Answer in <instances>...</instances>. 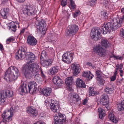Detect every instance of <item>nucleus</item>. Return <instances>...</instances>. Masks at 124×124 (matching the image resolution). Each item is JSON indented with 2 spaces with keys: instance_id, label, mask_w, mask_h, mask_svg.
<instances>
[{
  "instance_id": "obj_1",
  "label": "nucleus",
  "mask_w": 124,
  "mask_h": 124,
  "mask_svg": "<svg viewBox=\"0 0 124 124\" xmlns=\"http://www.w3.org/2000/svg\"><path fill=\"white\" fill-rule=\"evenodd\" d=\"M122 16L120 18L115 19L112 22V19H111L110 22L108 23L105 25L101 27V31L104 34H106L107 32H110L111 31H115L116 29L121 27L124 20V6L121 10Z\"/></svg>"
},
{
  "instance_id": "obj_2",
  "label": "nucleus",
  "mask_w": 124,
  "mask_h": 124,
  "mask_svg": "<svg viewBox=\"0 0 124 124\" xmlns=\"http://www.w3.org/2000/svg\"><path fill=\"white\" fill-rule=\"evenodd\" d=\"M5 73L6 76L5 78L7 82H12L16 80L20 75L18 69L14 66L8 68Z\"/></svg>"
},
{
  "instance_id": "obj_3",
  "label": "nucleus",
  "mask_w": 124,
  "mask_h": 124,
  "mask_svg": "<svg viewBox=\"0 0 124 124\" xmlns=\"http://www.w3.org/2000/svg\"><path fill=\"white\" fill-rule=\"evenodd\" d=\"M37 63H34L29 65H26L24 67V74L27 79H30L33 77V75L37 71L38 69L36 67Z\"/></svg>"
},
{
  "instance_id": "obj_4",
  "label": "nucleus",
  "mask_w": 124,
  "mask_h": 124,
  "mask_svg": "<svg viewBox=\"0 0 124 124\" xmlns=\"http://www.w3.org/2000/svg\"><path fill=\"white\" fill-rule=\"evenodd\" d=\"M78 28L76 25H69L66 31V35L69 37H71L75 35L78 31Z\"/></svg>"
},
{
  "instance_id": "obj_5",
  "label": "nucleus",
  "mask_w": 124,
  "mask_h": 124,
  "mask_svg": "<svg viewBox=\"0 0 124 124\" xmlns=\"http://www.w3.org/2000/svg\"><path fill=\"white\" fill-rule=\"evenodd\" d=\"M14 111L13 107H11L7 112L3 114L2 117L4 122H9L12 120V117Z\"/></svg>"
},
{
  "instance_id": "obj_6",
  "label": "nucleus",
  "mask_w": 124,
  "mask_h": 124,
  "mask_svg": "<svg viewBox=\"0 0 124 124\" xmlns=\"http://www.w3.org/2000/svg\"><path fill=\"white\" fill-rule=\"evenodd\" d=\"M23 13L25 15L28 16H33L36 13V11L35 8L32 6H24L23 8Z\"/></svg>"
},
{
  "instance_id": "obj_7",
  "label": "nucleus",
  "mask_w": 124,
  "mask_h": 124,
  "mask_svg": "<svg viewBox=\"0 0 124 124\" xmlns=\"http://www.w3.org/2000/svg\"><path fill=\"white\" fill-rule=\"evenodd\" d=\"M101 30L98 27H95L91 30L90 36L91 38L95 41L99 40L100 39L99 36L101 34Z\"/></svg>"
},
{
  "instance_id": "obj_8",
  "label": "nucleus",
  "mask_w": 124,
  "mask_h": 124,
  "mask_svg": "<svg viewBox=\"0 0 124 124\" xmlns=\"http://www.w3.org/2000/svg\"><path fill=\"white\" fill-rule=\"evenodd\" d=\"M73 53L71 51L67 52L63 55L62 61L67 63H70L73 59Z\"/></svg>"
},
{
  "instance_id": "obj_9",
  "label": "nucleus",
  "mask_w": 124,
  "mask_h": 124,
  "mask_svg": "<svg viewBox=\"0 0 124 124\" xmlns=\"http://www.w3.org/2000/svg\"><path fill=\"white\" fill-rule=\"evenodd\" d=\"M37 24V28L38 30L42 34H44L46 33V24L43 21H37L36 22Z\"/></svg>"
},
{
  "instance_id": "obj_10",
  "label": "nucleus",
  "mask_w": 124,
  "mask_h": 124,
  "mask_svg": "<svg viewBox=\"0 0 124 124\" xmlns=\"http://www.w3.org/2000/svg\"><path fill=\"white\" fill-rule=\"evenodd\" d=\"M26 48L23 46L15 54L16 58L17 60H21L23 59L25 56Z\"/></svg>"
},
{
  "instance_id": "obj_11",
  "label": "nucleus",
  "mask_w": 124,
  "mask_h": 124,
  "mask_svg": "<svg viewBox=\"0 0 124 124\" xmlns=\"http://www.w3.org/2000/svg\"><path fill=\"white\" fill-rule=\"evenodd\" d=\"M28 91L30 93L34 94L38 91V86L35 82H30L28 83Z\"/></svg>"
},
{
  "instance_id": "obj_12",
  "label": "nucleus",
  "mask_w": 124,
  "mask_h": 124,
  "mask_svg": "<svg viewBox=\"0 0 124 124\" xmlns=\"http://www.w3.org/2000/svg\"><path fill=\"white\" fill-rule=\"evenodd\" d=\"M93 49L94 51L100 56L104 57L106 55L104 49L100 45L94 47Z\"/></svg>"
},
{
  "instance_id": "obj_13",
  "label": "nucleus",
  "mask_w": 124,
  "mask_h": 124,
  "mask_svg": "<svg viewBox=\"0 0 124 124\" xmlns=\"http://www.w3.org/2000/svg\"><path fill=\"white\" fill-rule=\"evenodd\" d=\"M54 120V124H62L63 122L65 121V119L63 118L62 115L59 113L55 115Z\"/></svg>"
},
{
  "instance_id": "obj_14",
  "label": "nucleus",
  "mask_w": 124,
  "mask_h": 124,
  "mask_svg": "<svg viewBox=\"0 0 124 124\" xmlns=\"http://www.w3.org/2000/svg\"><path fill=\"white\" fill-rule=\"evenodd\" d=\"M46 59H43L42 61L40 60V63L44 67L47 68L52 64L53 59L52 58L47 57Z\"/></svg>"
},
{
  "instance_id": "obj_15",
  "label": "nucleus",
  "mask_w": 124,
  "mask_h": 124,
  "mask_svg": "<svg viewBox=\"0 0 124 124\" xmlns=\"http://www.w3.org/2000/svg\"><path fill=\"white\" fill-rule=\"evenodd\" d=\"M109 99L108 96L106 94H103L101 100V103L106 107L108 109L109 106Z\"/></svg>"
},
{
  "instance_id": "obj_16",
  "label": "nucleus",
  "mask_w": 124,
  "mask_h": 124,
  "mask_svg": "<svg viewBox=\"0 0 124 124\" xmlns=\"http://www.w3.org/2000/svg\"><path fill=\"white\" fill-rule=\"evenodd\" d=\"M13 95L12 91L8 90H5L2 91L0 93V97L4 99L7 97H11Z\"/></svg>"
},
{
  "instance_id": "obj_17",
  "label": "nucleus",
  "mask_w": 124,
  "mask_h": 124,
  "mask_svg": "<svg viewBox=\"0 0 124 124\" xmlns=\"http://www.w3.org/2000/svg\"><path fill=\"white\" fill-rule=\"evenodd\" d=\"M27 111L28 113L32 117H35L37 115V111L33 107H30L27 108Z\"/></svg>"
},
{
  "instance_id": "obj_18",
  "label": "nucleus",
  "mask_w": 124,
  "mask_h": 124,
  "mask_svg": "<svg viewBox=\"0 0 124 124\" xmlns=\"http://www.w3.org/2000/svg\"><path fill=\"white\" fill-rule=\"evenodd\" d=\"M25 57L28 63L33 62L35 59L34 54L30 52H28L26 53Z\"/></svg>"
},
{
  "instance_id": "obj_19",
  "label": "nucleus",
  "mask_w": 124,
  "mask_h": 124,
  "mask_svg": "<svg viewBox=\"0 0 124 124\" xmlns=\"http://www.w3.org/2000/svg\"><path fill=\"white\" fill-rule=\"evenodd\" d=\"M37 40L33 36L30 35L27 38V42L28 44L32 46H34L37 44Z\"/></svg>"
},
{
  "instance_id": "obj_20",
  "label": "nucleus",
  "mask_w": 124,
  "mask_h": 124,
  "mask_svg": "<svg viewBox=\"0 0 124 124\" xmlns=\"http://www.w3.org/2000/svg\"><path fill=\"white\" fill-rule=\"evenodd\" d=\"M71 69L73 70V74L76 76L80 72V69L78 65L77 64H72L71 65Z\"/></svg>"
},
{
  "instance_id": "obj_21",
  "label": "nucleus",
  "mask_w": 124,
  "mask_h": 124,
  "mask_svg": "<svg viewBox=\"0 0 124 124\" xmlns=\"http://www.w3.org/2000/svg\"><path fill=\"white\" fill-rule=\"evenodd\" d=\"M51 88L49 87H46L41 89L40 91V93H42L46 96H49L52 92Z\"/></svg>"
},
{
  "instance_id": "obj_22",
  "label": "nucleus",
  "mask_w": 124,
  "mask_h": 124,
  "mask_svg": "<svg viewBox=\"0 0 124 124\" xmlns=\"http://www.w3.org/2000/svg\"><path fill=\"white\" fill-rule=\"evenodd\" d=\"M68 98L69 100L71 101H76L77 102L79 100V98L78 95L75 93L73 94L71 93L70 94L68 95Z\"/></svg>"
},
{
  "instance_id": "obj_23",
  "label": "nucleus",
  "mask_w": 124,
  "mask_h": 124,
  "mask_svg": "<svg viewBox=\"0 0 124 124\" xmlns=\"http://www.w3.org/2000/svg\"><path fill=\"white\" fill-rule=\"evenodd\" d=\"M76 84L78 87L83 88L85 87L86 85L85 82L80 78H78L77 79L76 81Z\"/></svg>"
},
{
  "instance_id": "obj_24",
  "label": "nucleus",
  "mask_w": 124,
  "mask_h": 124,
  "mask_svg": "<svg viewBox=\"0 0 124 124\" xmlns=\"http://www.w3.org/2000/svg\"><path fill=\"white\" fill-rule=\"evenodd\" d=\"M36 67L37 69H38L37 71V72L36 73L33 75V77L34 76L35 79L38 81L40 80L41 78V76L39 74V66L37 63Z\"/></svg>"
},
{
  "instance_id": "obj_25",
  "label": "nucleus",
  "mask_w": 124,
  "mask_h": 124,
  "mask_svg": "<svg viewBox=\"0 0 124 124\" xmlns=\"http://www.w3.org/2000/svg\"><path fill=\"white\" fill-rule=\"evenodd\" d=\"M50 106L51 110L54 112L57 113L58 111V105H56L54 103H51L50 104Z\"/></svg>"
},
{
  "instance_id": "obj_26",
  "label": "nucleus",
  "mask_w": 124,
  "mask_h": 124,
  "mask_svg": "<svg viewBox=\"0 0 124 124\" xmlns=\"http://www.w3.org/2000/svg\"><path fill=\"white\" fill-rule=\"evenodd\" d=\"M59 70L58 67L54 66L51 67L49 70V72L52 75L55 74Z\"/></svg>"
},
{
  "instance_id": "obj_27",
  "label": "nucleus",
  "mask_w": 124,
  "mask_h": 124,
  "mask_svg": "<svg viewBox=\"0 0 124 124\" xmlns=\"http://www.w3.org/2000/svg\"><path fill=\"white\" fill-rule=\"evenodd\" d=\"M65 82L67 86L70 87L73 82L72 77H71L67 78L65 80Z\"/></svg>"
},
{
  "instance_id": "obj_28",
  "label": "nucleus",
  "mask_w": 124,
  "mask_h": 124,
  "mask_svg": "<svg viewBox=\"0 0 124 124\" xmlns=\"http://www.w3.org/2000/svg\"><path fill=\"white\" fill-rule=\"evenodd\" d=\"M101 46L105 48L108 47L110 46V44L108 40L105 39H102L101 43Z\"/></svg>"
},
{
  "instance_id": "obj_29",
  "label": "nucleus",
  "mask_w": 124,
  "mask_h": 124,
  "mask_svg": "<svg viewBox=\"0 0 124 124\" xmlns=\"http://www.w3.org/2000/svg\"><path fill=\"white\" fill-rule=\"evenodd\" d=\"M117 109L119 111H122L124 110V101L121 102L120 103H118L117 104Z\"/></svg>"
},
{
  "instance_id": "obj_30",
  "label": "nucleus",
  "mask_w": 124,
  "mask_h": 124,
  "mask_svg": "<svg viewBox=\"0 0 124 124\" xmlns=\"http://www.w3.org/2000/svg\"><path fill=\"white\" fill-rule=\"evenodd\" d=\"M98 111L100 118V119H102L105 115V110L102 109L101 108H98Z\"/></svg>"
},
{
  "instance_id": "obj_31",
  "label": "nucleus",
  "mask_w": 124,
  "mask_h": 124,
  "mask_svg": "<svg viewBox=\"0 0 124 124\" xmlns=\"http://www.w3.org/2000/svg\"><path fill=\"white\" fill-rule=\"evenodd\" d=\"M27 87H28V85H23L20 87L19 90L22 93H26L29 92L28 90L27 89Z\"/></svg>"
},
{
  "instance_id": "obj_32",
  "label": "nucleus",
  "mask_w": 124,
  "mask_h": 124,
  "mask_svg": "<svg viewBox=\"0 0 124 124\" xmlns=\"http://www.w3.org/2000/svg\"><path fill=\"white\" fill-rule=\"evenodd\" d=\"M108 117L109 119L113 123H117V121L116 120V119L114 116V115L112 113H110L108 116Z\"/></svg>"
},
{
  "instance_id": "obj_33",
  "label": "nucleus",
  "mask_w": 124,
  "mask_h": 124,
  "mask_svg": "<svg viewBox=\"0 0 124 124\" xmlns=\"http://www.w3.org/2000/svg\"><path fill=\"white\" fill-rule=\"evenodd\" d=\"M8 11L7 8H4L3 10H1L0 14L2 17L4 18H6L7 17L6 15L7 14Z\"/></svg>"
},
{
  "instance_id": "obj_34",
  "label": "nucleus",
  "mask_w": 124,
  "mask_h": 124,
  "mask_svg": "<svg viewBox=\"0 0 124 124\" xmlns=\"http://www.w3.org/2000/svg\"><path fill=\"white\" fill-rule=\"evenodd\" d=\"M8 26L9 27V29H11L12 31L14 32L16 31V26L14 23L13 22L12 23H11Z\"/></svg>"
},
{
  "instance_id": "obj_35",
  "label": "nucleus",
  "mask_w": 124,
  "mask_h": 124,
  "mask_svg": "<svg viewBox=\"0 0 124 124\" xmlns=\"http://www.w3.org/2000/svg\"><path fill=\"white\" fill-rule=\"evenodd\" d=\"M89 94L90 96H94L95 94H97V93L94 91L93 88L91 87H90L89 88Z\"/></svg>"
},
{
  "instance_id": "obj_36",
  "label": "nucleus",
  "mask_w": 124,
  "mask_h": 124,
  "mask_svg": "<svg viewBox=\"0 0 124 124\" xmlns=\"http://www.w3.org/2000/svg\"><path fill=\"white\" fill-rule=\"evenodd\" d=\"M46 52L45 51H43L42 52L40 56V60L41 61H42V59H45L46 58Z\"/></svg>"
},
{
  "instance_id": "obj_37",
  "label": "nucleus",
  "mask_w": 124,
  "mask_h": 124,
  "mask_svg": "<svg viewBox=\"0 0 124 124\" xmlns=\"http://www.w3.org/2000/svg\"><path fill=\"white\" fill-rule=\"evenodd\" d=\"M104 91L107 93H112L113 90L112 88L107 87L105 88Z\"/></svg>"
},
{
  "instance_id": "obj_38",
  "label": "nucleus",
  "mask_w": 124,
  "mask_h": 124,
  "mask_svg": "<svg viewBox=\"0 0 124 124\" xmlns=\"http://www.w3.org/2000/svg\"><path fill=\"white\" fill-rule=\"evenodd\" d=\"M97 81L98 85H102L104 83V81L103 79H102L101 77L97 78Z\"/></svg>"
},
{
  "instance_id": "obj_39",
  "label": "nucleus",
  "mask_w": 124,
  "mask_h": 124,
  "mask_svg": "<svg viewBox=\"0 0 124 124\" xmlns=\"http://www.w3.org/2000/svg\"><path fill=\"white\" fill-rule=\"evenodd\" d=\"M96 0H90L88 2V4L91 6H93L95 4Z\"/></svg>"
},
{
  "instance_id": "obj_40",
  "label": "nucleus",
  "mask_w": 124,
  "mask_h": 124,
  "mask_svg": "<svg viewBox=\"0 0 124 124\" xmlns=\"http://www.w3.org/2000/svg\"><path fill=\"white\" fill-rule=\"evenodd\" d=\"M57 82V83H55V84L57 86L59 87L61 86L63 83V82L62 80L60 78Z\"/></svg>"
},
{
  "instance_id": "obj_41",
  "label": "nucleus",
  "mask_w": 124,
  "mask_h": 124,
  "mask_svg": "<svg viewBox=\"0 0 124 124\" xmlns=\"http://www.w3.org/2000/svg\"><path fill=\"white\" fill-rule=\"evenodd\" d=\"M15 40V39L13 37H10L8 38L6 40V42L7 44H9L10 42H13Z\"/></svg>"
},
{
  "instance_id": "obj_42",
  "label": "nucleus",
  "mask_w": 124,
  "mask_h": 124,
  "mask_svg": "<svg viewBox=\"0 0 124 124\" xmlns=\"http://www.w3.org/2000/svg\"><path fill=\"white\" fill-rule=\"evenodd\" d=\"M70 5L73 9H74L76 7V5L74 3V2L73 0H70Z\"/></svg>"
},
{
  "instance_id": "obj_43",
  "label": "nucleus",
  "mask_w": 124,
  "mask_h": 124,
  "mask_svg": "<svg viewBox=\"0 0 124 124\" xmlns=\"http://www.w3.org/2000/svg\"><path fill=\"white\" fill-rule=\"evenodd\" d=\"M60 77L58 76H56L54 77L53 78V82L55 84L57 83L58 80Z\"/></svg>"
},
{
  "instance_id": "obj_44",
  "label": "nucleus",
  "mask_w": 124,
  "mask_h": 124,
  "mask_svg": "<svg viewBox=\"0 0 124 124\" xmlns=\"http://www.w3.org/2000/svg\"><path fill=\"white\" fill-rule=\"evenodd\" d=\"M4 98L0 97V104L3 106L5 104V101Z\"/></svg>"
},
{
  "instance_id": "obj_45",
  "label": "nucleus",
  "mask_w": 124,
  "mask_h": 124,
  "mask_svg": "<svg viewBox=\"0 0 124 124\" xmlns=\"http://www.w3.org/2000/svg\"><path fill=\"white\" fill-rule=\"evenodd\" d=\"M97 78L101 77V72L100 70H98L96 72Z\"/></svg>"
},
{
  "instance_id": "obj_46",
  "label": "nucleus",
  "mask_w": 124,
  "mask_h": 124,
  "mask_svg": "<svg viewBox=\"0 0 124 124\" xmlns=\"http://www.w3.org/2000/svg\"><path fill=\"white\" fill-rule=\"evenodd\" d=\"M80 12L79 10H76L75 12L74 13L73 16L74 17H77L80 14Z\"/></svg>"
},
{
  "instance_id": "obj_47",
  "label": "nucleus",
  "mask_w": 124,
  "mask_h": 124,
  "mask_svg": "<svg viewBox=\"0 0 124 124\" xmlns=\"http://www.w3.org/2000/svg\"><path fill=\"white\" fill-rule=\"evenodd\" d=\"M94 76L91 73L88 74V75L87 77V79L88 80H91L93 77Z\"/></svg>"
},
{
  "instance_id": "obj_48",
  "label": "nucleus",
  "mask_w": 124,
  "mask_h": 124,
  "mask_svg": "<svg viewBox=\"0 0 124 124\" xmlns=\"http://www.w3.org/2000/svg\"><path fill=\"white\" fill-rule=\"evenodd\" d=\"M67 0H62L61 4L63 7H64L67 4Z\"/></svg>"
},
{
  "instance_id": "obj_49",
  "label": "nucleus",
  "mask_w": 124,
  "mask_h": 124,
  "mask_svg": "<svg viewBox=\"0 0 124 124\" xmlns=\"http://www.w3.org/2000/svg\"><path fill=\"white\" fill-rule=\"evenodd\" d=\"M120 34V35L124 38V29H121Z\"/></svg>"
},
{
  "instance_id": "obj_50",
  "label": "nucleus",
  "mask_w": 124,
  "mask_h": 124,
  "mask_svg": "<svg viewBox=\"0 0 124 124\" xmlns=\"http://www.w3.org/2000/svg\"><path fill=\"white\" fill-rule=\"evenodd\" d=\"M110 78L111 81H114L116 80V76L113 75Z\"/></svg>"
},
{
  "instance_id": "obj_51",
  "label": "nucleus",
  "mask_w": 124,
  "mask_h": 124,
  "mask_svg": "<svg viewBox=\"0 0 124 124\" xmlns=\"http://www.w3.org/2000/svg\"><path fill=\"white\" fill-rule=\"evenodd\" d=\"M88 73L87 72L84 71L82 73V76L84 77H86L88 75Z\"/></svg>"
},
{
  "instance_id": "obj_52",
  "label": "nucleus",
  "mask_w": 124,
  "mask_h": 124,
  "mask_svg": "<svg viewBox=\"0 0 124 124\" xmlns=\"http://www.w3.org/2000/svg\"><path fill=\"white\" fill-rule=\"evenodd\" d=\"M103 16L105 19H107L108 18V14L106 13H104L103 14Z\"/></svg>"
},
{
  "instance_id": "obj_53",
  "label": "nucleus",
  "mask_w": 124,
  "mask_h": 124,
  "mask_svg": "<svg viewBox=\"0 0 124 124\" xmlns=\"http://www.w3.org/2000/svg\"><path fill=\"white\" fill-rule=\"evenodd\" d=\"M114 58H116L117 59L121 60V57L118 56H113Z\"/></svg>"
},
{
  "instance_id": "obj_54",
  "label": "nucleus",
  "mask_w": 124,
  "mask_h": 124,
  "mask_svg": "<svg viewBox=\"0 0 124 124\" xmlns=\"http://www.w3.org/2000/svg\"><path fill=\"white\" fill-rule=\"evenodd\" d=\"M34 124H45L44 122H41L40 121H39Z\"/></svg>"
},
{
  "instance_id": "obj_55",
  "label": "nucleus",
  "mask_w": 124,
  "mask_h": 124,
  "mask_svg": "<svg viewBox=\"0 0 124 124\" xmlns=\"http://www.w3.org/2000/svg\"><path fill=\"white\" fill-rule=\"evenodd\" d=\"M18 2L20 3H23V2L25 0H16Z\"/></svg>"
},
{
  "instance_id": "obj_56",
  "label": "nucleus",
  "mask_w": 124,
  "mask_h": 124,
  "mask_svg": "<svg viewBox=\"0 0 124 124\" xmlns=\"http://www.w3.org/2000/svg\"><path fill=\"white\" fill-rule=\"evenodd\" d=\"M87 102V100L86 99L84 100L83 102V104L85 105Z\"/></svg>"
},
{
  "instance_id": "obj_57",
  "label": "nucleus",
  "mask_w": 124,
  "mask_h": 124,
  "mask_svg": "<svg viewBox=\"0 0 124 124\" xmlns=\"http://www.w3.org/2000/svg\"><path fill=\"white\" fill-rule=\"evenodd\" d=\"M25 31V29H23L20 31V34L21 35Z\"/></svg>"
},
{
  "instance_id": "obj_58",
  "label": "nucleus",
  "mask_w": 124,
  "mask_h": 124,
  "mask_svg": "<svg viewBox=\"0 0 124 124\" xmlns=\"http://www.w3.org/2000/svg\"><path fill=\"white\" fill-rule=\"evenodd\" d=\"M3 49V48L2 45L0 44V50H2Z\"/></svg>"
},
{
  "instance_id": "obj_59",
  "label": "nucleus",
  "mask_w": 124,
  "mask_h": 124,
  "mask_svg": "<svg viewBox=\"0 0 124 124\" xmlns=\"http://www.w3.org/2000/svg\"><path fill=\"white\" fill-rule=\"evenodd\" d=\"M87 65H88L90 66L91 67H92V66H93L92 64L90 62L87 63Z\"/></svg>"
},
{
  "instance_id": "obj_60",
  "label": "nucleus",
  "mask_w": 124,
  "mask_h": 124,
  "mask_svg": "<svg viewBox=\"0 0 124 124\" xmlns=\"http://www.w3.org/2000/svg\"><path fill=\"white\" fill-rule=\"evenodd\" d=\"M117 71L116 70H115V72L114 73L113 75L116 76L117 74Z\"/></svg>"
},
{
  "instance_id": "obj_61",
  "label": "nucleus",
  "mask_w": 124,
  "mask_h": 124,
  "mask_svg": "<svg viewBox=\"0 0 124 124\" xmlns=\"http://www.w3.org/2000/svg\"><path fill=\"white\" fill-rule=\"evenodd\" d=\"M41 75L42 77H43L44 78H45V75L43 73L42 74H41Z\"/></svg>"
},
{
  "instance_id": "obj_62",
  "label": "nucleus",
  "mask_w": 124,
  "mask_h": 124,
  "mask_svg": "<svg viewBox=\"0 0 124 124\" xmlns=\"http://www.w3.org/2000/svg\"><path fill=\"white\" fill-rule=\"evenodd\" d=\"M92 67L93 69H94L95 68V66L93 65V66H92V67Z\"/></svg>"
},
{
  "instance_id": "obj_63",
  "label": "nucleus",
  "mask_w": 124,
  "mask_h": 124,
  "mask_svg": "<svg viewBox=\"0 0 124 124\" xmlns=\"http://www.w3.org/2000/svg\"><path fill=\"white\" fill-rule=\"evenodd\" d=\"M40 71H41V74H43V71H42V70L41 69H40Z\"/></svg>"
},
{
  "instance_id": "obj_64",
  "label": "nucleus",
  "mask_w": 124,
  "mask_h": 124,
  "mask_svg": "<svg viewBox=\"0 0 124 124\" xmlns=\"http://www.w3.org/2000/svg\"><path fill=\"white\" fill-rule=\"evenodd\" d=\"M120 72L121 73H122V72H123L122 70H120Z\"/></svg>"
}]
</instances>
